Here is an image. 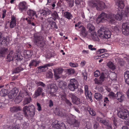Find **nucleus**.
<instances>
[{
    "instance_id": "nucleus-1",
    "label": "nucleus",
    "mask_w": 129,
    "mask_h": 129,
    "mask_svg": "<svg viewBox=\"0 0 129 129\" xmlns=\"http://www.w3.org/2000/svg\"><path fill=\"white\" fill-rule=\"evenodd\" d=\"M116 4L118 6V8L119 9L118 11L117 14L115 16L114 14L111 13H109L108 14L102 13L100 14L96 19V22L99 23L100 22H103L106 19L110 23L113 24L116 22V19L120 21L122 18V9L124 7V5L122 0H115Z\"/></svg>"
},
{
    "instance_id": "nucleus-2",
    "label": "nucleus",
    "mask_w": 129,
    "mask_h": 129,
    "mask_svg": "<svg viewBox=\"0 0 129 129\" xmlns=\"http://www.w3.org/2000/svg\"><path fill=\"white\" fill-rule=\"evenodd\" d=\"M23 111L25 116L27 117H33L35 113V107L32 105L24 106L23 108Z\"/></svg>"
},
{
    "instance_id": "nucleus-3",
    "label": "nucleus",
    "mask_w": 129,
    "mask_h": 129,
    "mask_svg": "<svg viewBox=\"0 0 129 129\" xmlns=\"http://www.w3.org/2000/svg\"><path fill=\"white\" fill-rule=\"evenodd\" d=\"M88 4L91 7H95L96 9L99 10H101L105 7V5L104 2L96 0H92L89 2Z\"/></svg>"
},
{
    "instance_id": "nucleus-4",
    "label": "nucleus",
    "mask_w": 129,
    "mask_h": 129,
    "mask_svg": "<svg viewBox=\"0 0 129 129\" xmlns=\"http://www.w3.org/2000/svg\"><path fill=\"white\" fill-rule=\"evenodd\" d=\"M98 34L102 39H108L110 37L111 33L108 29L104 27L100 28L98 31Z\"/></svg>"
},
{
    "instance_id": "nucleus-5",
    "label": "nucleus",
    "mask_w": 129,
    "mask_h": 129,
    "mask_svg": "<svg viewBox=\"0 0 129 129\" xmlns=\"http://www.w3.org/2000/svg\"><path fill=\"white\" fill-rule=\"evenodd\" d=\"M14 55V53L13 51H11L10 53L8 55L7 58L8 59L9 61L13 60H21L22 59V56L20 55L19 54H16Z\"/></svg>"
},
{
    "instance_id": "nucleus-6",
    "label": "nucleus",
    "mask_w": 129,
    "mask_h": 129,
    "mask_svg": "<svg viewBox=\"0 0 129 129\" xmlns=\"http://www.w3.org/2000/svg\"><path fill=\"white\" fill-rule=\"evenodd\" d=\"M118 116L121 118L126 120H129V111L126 109L119 111L118 113Z\"/></svg>"
},
{
    "instance_id": "nucleus-7",
    "label": "nucleus",
    "mask_w": 129,
    "mask_h": 129,
    "mask_svg": "<svg viewBox=\"0 0 129 129\" xmlns=\"http://www.w3.org/2000/svg\"><path fill=\"white\" fill-rule=\"evenodd\" d=\"M70 83L68 86L69 89L72 91H74L78 87V84L77 80L75 78L70 80Z\"/></svg>"
},
{
    "instance_id": "nucleus-8",
    "label": "nucleus",
    "mask_w": 129,
    "mask_h": 129,
    "mask_svg": "<svg viewBox=\"0 0 129 129\" xmlns=\"http://www.w3.org/2000/svg\"><path fill=\"white\" fill-rule=\"evenodd\" d=\"M47 87L49 88V90L51 95L53 96H56V92L57 90V88L56 85L54 84H50Z\"/></svg>"
},
{
    "instance_id": "nucleus-9",
    "label": "nucleus",
    "mask_w": 129,
    "mask_h": 129,
    "mask_svg": "<svg viewBox=\"0 0 129 129\" xmlns=\"http://www.w3.org/2000/svg\"><path fill=\"white\" fill-rule=\"evenodd\" d=\"M43 40V38L42 37L40 36L36 37L35 36L34 41L37 46L43 47L44 46V43Z\"/></svg>"
},
{
    "instance_id": "nucleus-10",
    "label": "nucleus",
    "mask_w": 129,
    "mask_h": 129,
    "mask_svg": "<svg viewBox=\"0 0 129 129\" xmlns=\"http://www.w3.org/2000/svg\"><path fill=\"white\" fill-rule=\"evenodd\" d=\"M121 30L124 35H129V24L128 22L123 23L122 25Z\"/></svg>"
},
{
    "instance_id": "nucleus-11",
    "label": "nucleus",
    "mask_w": 129,
    "mask_h": 129,
    "mask_svg": "<svg viewBox=\"0 0 129 129\" xmlns=\"http://www.w3.org/2000/svg\"><path fill=\"white\" fill-rule=\"evenodd\" d=\"M27 8V4L25 1L20 2L18 5V9L21 12H22L24 11H26Z\"/></svg>"
},
{
    "instance_id": "nucleus-12",
    "label": "nucleus",
    "mask_w": 129,
    "mask_h": 129,
    "mask_svg": "<svg viewBox=\"0 0 129 129\" xmlns=\"http://www.w3.org/2000/svg\"><path fill=\"white\" fill-rule=\"evenodd\" d=\"M18 92V89L17 88H13L8 94L9 98L10 99H14L16 95Z\"/></svg>"
},
{
    "instance_id": "nucleus-13",
    "label": "nucleus",
    "mask_w": 129,
    "mask_h": 129,
    "mask_svg": "<svg viewBox=\"0 0 129 129\" xmlns=\"http://www.w3.org/2000/svg\"><path fill=\"white\" fill-rule=\"evenodd\" d=\"M41 15L46 17L49 15L51 13V11L48 9L44 8L39 11Z\"/></svg>"
},
{
    "instance_id": "nucleus-14",
    "label": "nucleus",
    "mask_w": 129,
    "mask_h": 129,
    "mask_svg": "<svg viewBox=\"0 0 129 129\" xmlns=\"http://www.w3.org/2000/svg\"><path fill=\"white\" fill-rule=\"evenodd\" d=\"M85 92V94L87 98H89L91 102L92 101V100L91 98L92 94L91 92L88 90V86L87 85H85L84 86Z\"/></svg>"
},
{
    "instance_id": "nucleus-15",
    "label": "nucleus",
    "mask_w": 129,
    "mask_h": 129,
    "mask_svg": "<svg viewBox=\"0 0 129 129\" xmlns=\"http://www.w3.org/2000/svg\"><path fill=\"white\" fill-rule=\"evenodd\" d=\"M55 77L57 79H59L60 77L63 72V69L61 68L58 69L53 70Z\"/></svg>"
},
{
    "instance_id": "nucleus-16",
    "label": "nucleus",
    "mask_w": 129,
    "mask_h": 129,
    "mask_svg": "<svg viewBox=\"0 0 129 129\" xmlns=\"http://www.w3.org/2000/svg\"><path fill=\"white\" fill-rule=\"evenodd\" d=\"M55 112L56 115L61 117H66L67 115L63 110L56 109Z\"/></svg>"
},
{
    "instance_id": "nucleus-17",
    "label": "nucleus",
    "mask_w": 129,
    "mask_h": 129,
    "mask_svg": "<svg viewBox=\"0 0 129 129\" xmlns=\"http://www.w3.org/2000/svg\"><path fill=\"white\" fill-rule=\"evenodd\" d=\"M53 65V63H48L44 65L39 67L38 68L39 70H41L42 72H44L48 69V67L52 66Z\"/></svg>"
},
{
    "instance_id": "nucleus-18",
    "label": "nucleus",
    "mask_w": 129,
    "mask_h": 129,
    "mask_svg": "<svg viewBox=\"0 0 129 129\" xmlns=\"http://www.w3.org/2000/svg\"><path fill=\"white\" fill-rule=\"evenodd\" d=\"M43 90L42 88L39 87L35 90V93L33 95L34 98H36L42 94Z\"/></svg>"
},
{
    "instance_id": "nucleus-19",
    "label": "nucleus",
    "mask_w": 129,
    "mask_h": 129,
    "mask_svg": "<svg viewBox=\"0 0 129 129\" xmlns=\"http://www.w3.org/2000/svg\"><path fill=\"white\" fill-rule=\"evenodd\" d=\"M16 17L13 16L11 17V21L10 23V26L11 28H14L16 25Z\"/></svg>"
},
{
    "instance_id": "nucleus-20",
    "label": "nucleus",
    "mask_w": 129,
    "mask_h": 129,
    "mask_svg": "<svg viewBox=\"0 0 129 129\" xmlns=\"http://www.w3.org/2000/svg\"><path fill=\"white\" fill-rule=\"evenodd\" d=\"M117 99L119 102H122L124 99V96L120 92H118L115 95Z\"/></svg>"
},
{
    "instance_id": "nucleus-21",
    "label": "nucleus",
    "mask_w": 129,
    "mask_h": 129,
    "mask_svg": "<svg viewBox=\"0 0 129 129\" xmlns=\"http://www.w3.org/2000/svg\"><path fill=\"white\" fill-rule=\"evenodd\" d=\"M60 97L61 98V99L63 100L67 104L70 106L72 105V104L69 100L66 99V95L65 93H63V94H60Z\"/></svg>"
},
{
    "instance_id": "nucleus-22",
    "label": "nucleus",
    "mask_w": 129,
    "mask_h": 129,
    "mask_svg": "<svg viewBox=\"0 0 129 129\" xmlns=\"http://www.w3.org/2000/svg\"><path fill=\"white\" fill-rule=\"evenodd\" d=\"M40 63L39 61H36L34 60H31L29 64V66L30 68L31 66L36 67Z\"/></svg>"
},
{
    "instance_id": "nucleus-23",
    "label": "nucleus",
    "mask_w": 129,
    "mask_h": 129,
    "mask_svg": "<svg viewBox=\"0 0 129 129\" xmlns=\"http://www.w3.org/2000/svg\"><path fill=\"white\" fill-rule=\"evenodd\" d=\"M8 51L7 48H3L0 50V57H3L5 55L7 54Z\"/></svg>"
},
{
    "instance_id": "nucleus-24",
    "label": "nucleus",
    "mask_w": 129,
    "mask_h": 129,
    "mask_svg": "<svg viewBox=\"0 0 129 129\" xmlns=\"http://www.w3.org/2000/svg\"><path fill=\"white\" fill-rule=\"evenodd\" d=\"M23 97V95L22 94H19V95L16 97L15 100V102L16 103H19L22 101Z\"/></svg>"
},
{
    "instance_id": "nucleus-25",
    "label": "nucleus",
    "mask_w": 129,
    "mask_h": 129,
    "mask_svg": "<svg viewBox=\"0 0 129 129\" xmlns=\"http://www.w3.org/2000/svg\"><path fill=\"white\" fill-rule=\"evenodd\" d=\"M10 111L12 112H15L21 110V108L19 106H14L10 108Z\"/></svg>"
},
{
    "instance_id": "nucleus-26",
    "label": "nucleus",
    "mask_w": 129,
    "mask_h": 129,
    "mask_svg": "<svg viewBox=\"0 0 129 129\" xmlns=\"http://www.w3.org/2000/svg\"><path fill=\"white\" fill-rule=\"evenodd\" d=\"M124 78L126 83L129 85V71H126L125 72Z\"/></svg>"
},
{
    "instance_id": "nucleus-27",
    "label": "nucleus",
    "mask_w": 129,
    "mask_h": 129,
    "mask_svg": "<svg viewBox=\"0 0 129 129\" xmlns=\"http://www.w3.org/2000/svg\"><path fill=\"white\" fill-rule=\"evenodd\" d=\"M91 33V37L93 40L94 41H99V39L96 32L93 31V32Z\"/></svg>"
},
{
    "instance_id": "nucleus-28",
    "label": "nucleus",
    "mask_w": 129,
    "mask_h": 129,
    "mask_svg": "<svg viewBox=\"0 0 129 129\" xmlns=\"http://www.w3.org/2000/svg\"><path fill=\"white\" fill-rule=\"evenodd\" d=\"M67 84L66 82L63 81H60L58 83V86L60 88L63 89L65 88Z\"/></svg>"
},
{
    "instance_id": "nucleus-29",
    "label": "nucleus",
    "mask_w": 129,
    "mask_h": 129,
    "mask_svg": "<svg viewBox=\"0 0 129 129\" xmlns=\"http://www.w3.org/2000/svg\"><path fill=\"white\" fill-rule=\"evenodd\" d=\"M109 77L111 80L113 81H115L116 80V74L114 72H112L109 74Z\"/></svg>"
},
{
    "instance_id": "nucleus-30",
    "label": "nucleus",
    "mask_w": 129,
    "mask_h": 129,
    "mask_svg": "<svg viewBox=\"0 0 129 129\" xmlns=\"http://www.w3.org/2000/svg\"><path fill=\"white\" fill-rule=\"evenodd\" d=\"M72 101L73 103L77 105L81 103L80 99L75 96L73 97Z\"/></svg>"
},
{
    "instance_id": "nucleus-31",
    "label": "nucleus",
    "mask_w": 129,
    "mask_h": 129,
    "mask_svg": "<svg viewBox=\"0 0 129 129\" xmlns=\"http://www.w3.org/2000/svg\"><path fill=\"white\" fill-rule=\"evenodd\" d=\"M64 16L69 20L71 19L72 17V15L71 13L68 12H65L64 13Z\"/></svg>"
},
{
    "instance_id": "nucleus-32",
    "label": "nucleus",
    "mask_w": 129,
    "mask_h": 129,
    "mask_svg": "<svg viewBox=\"0 0 129 129\" xmlns=\"http://www.w3.org/2000/svg\"><path fill=\"white\" fill-rule=\"evenodd\" d=\"M31 100V98L29 96L27 98H25L23 101V105H25L30 103V102Z\"/></svg>"
},
{
    "instance_id": "nucleus-33",
    "label": "nucleus",
    "mask_w": 129,
    "mask_h": 129,
    "mask_svg": "<svg viewBox=\"0 0 129 129\" xmlns=\"http://www.w3.org/2000/svg\"><path fill=\"white\" fill-rule=\"evenodd\" d=\"M96 120L100 123H103L105 125H107L108 122L107 121L99 117H97L96 118Z\"/></svg>"
},
{
    "instance_id": "nucleus-34",
    "label": "nucleus",
    "mask_w": 129,
    "mask_h": 129,
    "mask_svg": "<svg viewBox=\"0 0 129 129\" xmlns=\"http://www.w3.org/2000/svg\"><path fill=\"white\" fill-rule=\"evenodd\" d=\"M107 66L112 70H114L115 69V66L111 61H109L107 64Z\"/></svg>"
},
{
    "instance_id": "nucleus-35",
    "label": "nucleus",
    "mask_w": 129,
    "mask_h": 129,
    "mask_svg": "<svg viewBox=\"0 0 129 129\" xmlns=\"http://www.w3.org/2000/svg\"><path fill=\"white\" fill-rule=\"evenodd\" d=\"M87 28L91 31V33L94 31L95 27L94 26L90 23L88 24L87 26Z\"/></svg>"
},
{
    "instance_id": "nucleus-36",
    "label": "nucleus",
    "mask_w": 129,
    "mask_h": 129,
    "mask_svg": "<svg viewBox=\"0 0 129 129\" xmlns=\"http://www.w3.org/2000/svg\"><path fill=\"white\" fill-rule=\"evenodd\" d=\"M71 122L70 123L71 124H73L74 126L76 127L79 126V122L77 120H71Z\"/></svg>"
},
{
    "instance_id": "nucleus-37",
    "label": "nucleus",
    "mask_w": 129,
    "mask_h": 129,
    "mask_svg": "<svg viewBox=\"0 0 129 129\" xmlns=\"http://www.w3.org/2000/svg\"><path fill=\"white\" fill-rule=\"evenodd\" d=\"M79 28L80 29L79 30L80 31L81 34L83 35H86L85 29L84 27L82 26H79Z\"/></svg>"
},
{
    "instance_id": "nucleus-38",
    "label": "nucleus",
    "mask_w": 129,
    "mask_h": 129,
    "mask_svg": "<svg viewBox=\"0 0 129 129\" xmlns=\"http://www.w3.org/2000/svg\"><path fill=\"white\" fill-rule=\"evenodd\" d=\"M27 12L28 15L30 16H33L36 14L35 11L30 9H29Z\"/></svg>"
},
{
    "instance_id": "nucleus-39",
    "label": "nucleus",
    "mask_w": 129,
    "mask_h": 129,
    "mask_svg": "<svg viewBox=\"0 0 129 129\" xmlns=\"http://www.w3.org/2000/svg\"><path fill=\"white\" fill-rule=\"evenodd\" d=\"M87 111L89 112V114L91 115L94 116L96 115V113L92 109L89 107H88L87 108Z\"/></svg>"
},
{
    "instance_id": "nucleus-40",
    "label": "nucleus",
    "mask_w": 129,
    "mask_h": 129,
    "mask_svg": "<svg viewBox=\"0 0 129 129\" xmlns=\"http://www.w3.org/2000/svg\"><path fill=\"white\" fill-rule=\"evenodd\" d=\"M52 16L53 18L50 17V19H54L55 20L56 18H57L58 16L57 12L55 11H54L53 13L52 14Z\"/></svg>"
},
{
    "instance_id": "nucleus-41",
    "label": "nucleus",
    "mask_w": 129,
    "mask_h": 129,
    "mask_svg": "<svg viewBox=\"0 0 129 129\" xmlns=\"http://www.w3.org/2000/svg\"><path fill=\"white\" fill-rule=\"evenodd\" d=\"M67 73L68 75H70L74 74L75 72V70L72 69L71 68L66 70Z\"/></svg>"
},
{
    "instance_id": "nucleus-42",
    "label": "nucleus",
    "mask_w": 129,
    "mask_h": 129,
    "mask_svg": "<svg viewBox=\"0 0 129 129\" xmlns=\"http://www.w3.org/2000/svg\"><path fill=\"white\" fill-rule=\"evenodd\" d=\"M14 117L17 119L21 120L23 118V115L22 113H19L15 115Z\"/></svg>"
},
{
    "instance_id": "nucleus-43",
    "label": "nucleus",
    "mask_w": 129,
    "mask_h": 129,
    "mask_svg": "<svg viewBox=\"0 0 129 129\" xmlns=\"http://www.w3.org/2000/svg\"><path fill=\"white\" fill-rule=\"evenodd\" d=\"M53 74L50 71H48L46 73V77L47 78H51L52 77Z\"/></svg>"
},
{
    "instance_id": "nucleus-44",
    "label": "nucleus",
    "mask_w": 129,
    "mask_h": 129,
    "mask_svg": "<svg viewBox=\"0 0 129 129\" xmlns=\"http://www.w3.org/2000/svg\"><path fill=\"white\" fill-rule=\"evenodd\" d=\"M94 98L96 100H99L102 98V96L99 93H95L94 94Z\"/></svg>"
},
{
    "instance_id": "nucleus-45",
    "label": "nucleus",
    "mask_w": 129,
    "mask_h": 129,
    "mask_svg": "<svg viewBox=\"0 0 129 129\" xmlns=\"http://www.w3.org/2000/svg\"><path fill=\"white\" fill-rule=\"evenodd\" d=\"M23 70V69L21 67H18L15 69L13 72L14 73H18Z\"/></svg>"
},
{
    "instance_id": "nucleus-46",
    "label": "nucleus",
    "mask_w": 129,
    "mask_h": 129,
    "mask_svg": "<svg viewBox=\"0 0 129 129\" xmlns=\"http://www.w3.org/2000/svg\"><path fill=\"white\" fill-rule=\"evenodd\" d=\"M7 94V90L4 89H2L0 92V95L2 96H4Z\"/></svg>"
},
{
    "instance_id": "nucleus-47",
    "label": "nucleus",
    "mask_w": 129,
    "mask_h": 129,
    "mask_svg": "<svg viewBox=\"0 0 129 129\" xmlns=\"http://www.w3.org/2000/svg\"><path fill=\"white\" fill-rule=\"evenodd\" d=\"M36 84L38 86H41L43 87H45L46 85L43 82L41 81L36 82Z\"/></svg>"
},
{
    "instance_id": "nucleus-48",
    "label": "nucleus",
    "mask_w": 129,
    "mask_h": 129,
    "mask_svg": "<svg viewBox=\"0 0 129 129\" xmlns=\"http://www.w3.org/2000/svg\"><path fill=\"white\" fill-rule=\"evenodd\" d=\"M94 81L95 83L97 84H101L103 82L102 80L101 81L100 79H98L96 78L94 79Z\"/></svg>"
},
{
    "instance_id": "nucleus-49",
    "label": "nucleus",
    "mask_w": 129,
    "mask_h": 129,
    "mask_svg": "<svg viewBox=\"0 0 129 129\" xmlns=\"http://www.w3.org/2000/svg\"><path fill=\"white\" fill-rule=\"evenodd\" d=\"M125 14L127 16H129V8L126 7L125 10Z\"/></svg>"
},
{
    "instance_id": "nucleus-50",
    "label": "nucleus",
    "mask_w": 129,
    "mask_h": 129,
    "mask_svg": "<svg viewBox=\"0 0 129 129\" xmlns=\"http://www.w3.org/2000/svg\"><path fill=\"white\" fill-rule=\"evenodd\" d=\"M100 73L99 70H97L94 72V75L95 77H98L100 75Z\"/></svg>"
},
{
    "instance_id": "nucleus-51",
    "label": "nucleus",
    "mask_w": 129,
    "mask_h": 129,
    "mask_svg": "<svg viewBox=\"0 0 129 129\" xmlns=\"http://www.w3.org/2000/svg\"><path fill=\"white\" fill-rule=\"evenodd\" d=\"M59 128L60 129H66V127L65 125L62 122L61 123H60Z\"/></svg>"
},
{
    "instance_id": "nucleus-52",
    "label": "nucleus",
    "mask_w": 129,
    "mask_h": 129,
    "mask_svg": "<svg viewBox=\"0 0 129 129\" xmlns=\"http://www.w3.org/2000/svg\"><path fill=\"white\" fill-rule=\"evenodd\" d=\"M70 66L72 67H76L78 66V64L77 63H73L70 62Z\"/></svg>"
},
{
    "instance_id": "nucleus-53",
    "label": "nucleus",
    "mask_w": 129,
    "mask_h": 129,
    "mask_svg": "<svg viewBox=\"0 0 129 129\" xmlns=\"http://www.w3.org/2000/svg\"><path fill=\"white\" fill-rule=\"evenodd\" d=\"M86 127L87 128V129H91V125L90 123L88 122H87Z\"/></svg>"
},
{
    "instance_id": "nucleus-54",
    "label": "nucleus",
    "mask_w": 129,
    "mask_h": 129,
    "mask_svg": "<svg viewBox=\"0 0 129 129\" xmlns=\"http://www.w3.org/2000/svg\"><path fill=\"white\" fill-rule=\"evenodd\" d=\"M106 50L104 49H100L97 51V53L98 54H100L102 53H103L104 52H106Z\"/></svg>"
},
{
    "instance_id": "nucleus-55",
    "label": "nucleus",
    "mask_w": 129,
    "mask_h": 129,
    "mask_svg": "<svg viewBox=\"0 0 129 129\" xmlns=\"http://www.w3.org/2000/svg\"><path fill=\"white\" fill-rule=\"evenodd\" d=\"M6 104L4 103H0V108L3 109L6 107Z\"/></svg>"
},
{
    "instance_id": "nucleus-56",
    "label": "nucleus",
    "mask_w": 129,
    "mask_h": 129,
    "mask_svg": "<svg viewBox=\"0 0 129 129\" xmlns=\"http://www.w3.org/2000/svg\"><path fill=\"white\" fill-rule=\"evenodd\" d=\"M109 56V54L108 53H106L100 56L101 58H106Z\"/></svg>"
},
{
    "instance_id": "nucleus-57",
    "label": "nucleus",
    "mask_w": 129,
    "mask_h": 129,
    "mask_svg": "<svg viewBox=\"0 0 129 129\" xmlns=\"http://www.w3.org/2000/svg\"><path fill=\"white\" fill-rule=\"evenodd\" d=\"M60 123L61 122H58L57 123L55 124L54 125V127L57 129L59 128L60 127Z\"/></svg>"
},
{
    "instance_id": "nucleus-58",
    "label": "nucleus",
    "mask_w": 129,
    "mask_h": 129,
    "mask_svg": "<svg viewBox=\"0 0 129 129\" xmlns=\"http://www.w3.org/2000/svg\"><path fill=\"white\" fill-rule=\"evenodd\" d=\"M69 2V6L70 7H72L74 5V0H68Z\"/></svg>"
},
{
    "instance_id": "nucleus-59",
    "label": "nucleus",
    "mask_w": 129,
    "mask_h": 129,
    "mask_svg": "<svg viewBox=\"0 0 129 129\" xmlns=\"http://www.w3.org/2000/svg\"><path fill=\"white\" fill-rule=\"evenodd\" d=\"M93 47V46L91 45H90L88 46V48L91 50L92 51L95 50H96V48Z\"/></svg>"
},
{
    "instance_id": "nucleus-60",
    "label": "nucleus",
    "mask_w": 129,
    "mask_h": 129,
    "mask_svg": "<svg viewBox=\"0 0 129 129\" xmlns=\"http://www.w3.org/2000/svg\"><path fill=\"white\" fill-rule=\"evenodd\" d=\"M104 78L105 76L104 73H102L101 74L100 76V79L101 81L102 80V81L103 82L104 81Z\"/></svg>"
},
{
    "instance_id": "nucleus-61",
    "label": "nucleus",
    "mask_w": 129,
    "mask_h": 129,
    "mask_svg": "<svg viewBox=\"0 0 129 129\" xmlns=\"http://www.w3.org/2000/svg\"><path fill=\"white\" fill-rule=\"evenodd\" d=\"M37 106L38 107L37 109L39 111H40L41 110V108L40 104L38 103H37Z\"/></svg>"
},
{
    "instance_id": "nucleus-62",
    "label": "nucleus",
    "mask_w": 129,
    "mask_h": 129,
    "mask_svg": "<svg viewBox=\"0 0 129 129\" xmlns=\"http://www.w3.org/2000/svg\"><path fill=\"white\" fill-rule=\"evenodd\" d=\"M105 126H107V129H112L111 125L108 123Z\"/></svg>"
},
{
    "instance_id": "nucleus-63",
    "label": "nucleus",
    "mask_w": 129,
    "mask_h": 129,
    "mask_svg": "<svg viewBox=\"0 0 129 129\" xmlns=\"http://www.w3.org/2000/svg\"><path fill=\"white\" fill-rule=\"evenodd\" d=\"M99 124L98 123L95 122L94 124L93 128L94 129H97L98 127L99 126Z\"/></svg>"
},
{
    "instance_id": "nucleus-64",
    "label": "nucleus",
    "mask_w": 129,
    "mask_h": 129,
    "mask_svg": "<svg viewBox=\"0 0 129 129\" xmlns=\"http://www.w3.org/2000/svg\"><path fill=\"white\" fill-rule=\"evenodd\" d=\"M109 96L111 98H113L115 96V94L113 92H111L108 94Z\"/></svg>"
}]
</instances>
